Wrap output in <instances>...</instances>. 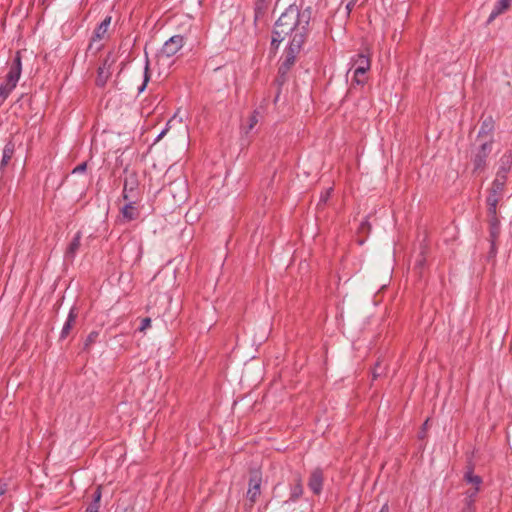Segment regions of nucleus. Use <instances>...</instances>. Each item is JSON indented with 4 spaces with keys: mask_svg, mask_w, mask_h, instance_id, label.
Segmentation results:
<instances>
[{
    "mask_svg": "<svg viewBox=\"0 0 512 512\" xmlns=\"http://www.w3.org/2000/svg\"><path fill=\"white\" fill-rule=\"evenodd\" d=\"M311 16L312 10L310 7L299 9L296 5H290L276 21L271 45L277 48L287 36L291 37L286 57L279 68V73L285 74L294 64L296 55L300 52L308 34Z\"/></svg>",
    "mask_w": 512,
    "mask_h": 512,
    "instance_id": "nucleus-1",
    "label": "nucleus"
},
{
    "mask_svg": "<svg viewBox=\"0 0 512 512\" xmlns=\"http://www.w3.org/2000/svg\"><path fill=\"white\" fill-rule=\"evenodd\" d=\"M22 70L21 53L18 51L10 66V70L6 77V82L0 86V96L7 98L10 92L16 87Z\"/></svg>",
    "mask_w": 512,
    "mask_h": 512,
    "instance_id": "nucleus-2",
    "label": "nucleus"
},
{
    "mask_svg": "<svg viewBox=\"0 0 512 512\" xmlns=\"http://www.w3.org/2000/svg\"><path fill=\"white\" fill-rule=\"evenodd\" d=\"M111 21L112 17L106 16L103 19V21L96 27V29L93 32V36L90 40V43L88 45V51H91L93 54H96L102 49L103 44L101 43V41L108 37V30Z\"/></svg>",
    "mask_w": 512,
    "mask_h": 512,
    "instance_id": "nucleus-3",
    "label": "nucleus"
},
{
    "mask_svg": "<svg viewBox=\"0 0 512 512\" xmlns=\"http://www.w3.org/2000/svg\"><path fill=\"white\" fill-rule=\"evenodd\" d=\"M139 183L136 174L131 173L124 179L122 197L125 201L138 202Z\"/></svg>",
    "mask_w": 512,
    "mask_h": 512,
    "instance_id": "nucleus-4",
    "label": "nucleus"
},
{
    "mask_svg": "<svg viewBox=\"0 0 512 512\" xmlns=\"http://www.w3.org/2000/svg\"><path fill=\"white\" fill-rule=\"evenodd\" d=\"M261 483H262L261 473L259 471L251 472L250 479H249V488L247 491V499L250 502V507H252L256 503L258 497L260 496Z\"/></svg>",
    "mask_w": 512,
    "mask_h": 512,
    "instance_id": "nucleus-5",
    "label": "nucleus"
},
{
    "mask_svg": "<svg viewBox=\"0 0 512 512\" xmlns=\"http://www.w3.org/2000/svg\"><path fill=\"white\" fill-rule=\"evenodd\" d=\"M184 43L185 40L182 35H174L164 43L160 55L170 58L183 47Z\"/></svg>",
    "mask_w": 512,
    "mask_h": 512,
    "instance_id": "nucleus-6",
    "label": "nucleus"
},
{
    "mask_svg": "<svg viewBox=\"0 0 512 512\" xmlns=\"http://www.w3.org/2000/svg\"><path fill=\"white\" fill-rule=\"evenodd\" d=\"M492 150V142L486 141L481 143L480 148L478 149V152L475 154L473 163H474V170H480L483 169L486 163V158L490 154Z\"/></svg>",
    "mask_w": 512,
    "mask_h": 512,
    "instance_id": "nucleus-7",
    "label": "nucleus"
},
{
    "mask_svg": "<svg viewBox=\"0 0 512 512\" xmlns=\"http://www.w3.org/2000/svg\"><path fill=\"white\" fill-rule=\"evenodd\" d=\"M504 194L503 189H497L493 184L489 189V194L486 199L487 203V212L488 215H493L496 213L497 205L499 201L502 199Z\"/></svg>",
    "mask_w": 512,
    "mask_h": 512,
    "instance_id": "nucleus-8",
    "label": "nucleus"
},
{
    "mask_svg": "<svg viewBox=\"0 0 512 512\" xmlns=\"http://www.w3.org/2000/svg\"><path fill=\"white\" fill-rule=\"evenodd\" d=\"M308 487L316 495L321 493L322 487H323V472H322V470L316 468L311 472L309 481H308Z\"/></svg>",
    "mask_w": 512,
    "mask_h": 512,
    "instance_id": "nucleus-9",
    "label": "nucleus"
},
{
    "mask_svg": "<svg viewBox=\"0 0 512 512\" xmlns=\"http://www.w3.org/2000/svg\"><path fill=\"white\" fill-rule=\"evenodd\" d=\"M371 66V61L368 55L360 53L352 58V68H356L359 73H366Z\"/></svg>",
    "mask_w": 512,
    "mask_h": 512,
    "instance_id": "nucleus-10",
    "label": "nucleus"
},
{
    "mask_svg": "<svg viewBox=\"0 0 512 512\" xmlns=\"http://www.w3.org/2000/svg\"><path fill=\"white\" fill-rule=\"evenodd\" d=\"M464 478L468 483L474 486L473 488L466 491V496L476 499V496L479 492V487L482 483L481 477L474 475L472 471H468L465 473Z\"/></svg>",
    "mask_w": 512,
    "mask_h": 512,
    "instance_id": "nucleus-11",
    "label": "nucleus"
},
{
    "mask_svg": "<svg viewBox=\"0 0 512 512\" xmlns=\"http://www.w3.org/2000/svg\"><path fill=\"white\" fill-rule=\"evenodd\" d=\"M77 316L78 312L76 308L72 307L61 330L60 339H65L70 334L73 326L75 325Z\"/></svg>",
    "mask_w": 512,
    "mask_h": 512,
    "instance_id": "nucleus-12",
    "label": "nucleus"
},
{
    "mask_svg": "<svg viewBox=\"0 0 512 512\" xmlns=\"http://www.w3.org/2000/svg\"><path fill=\"white\" fill-rule=\"evenodd\" d=\"M511 3H512V0H498L496 2V4L494 5V8H493L491 14L488 17L487 23L488 24L491 23L492 21H494L496 19V17H498L499 15H501L502 13L507 11L509 9V7L511 6Z\"/></svg>",
    "mask_w": 512,
    "mask_h": 512,
    "instance_id": "nucleus-13",
    "label": "nucleus"
},
{
    "mask_svg": "<svg viewBox=\"0 0 512 512\" xmlns=\"http://www.w3.org/2000/svg\"><path fill=\"white\" fill-rule=\"evenodd\" d=\"M137 202L126 201V204L121 209L122 217L125 221H132L138 218L139 211L135 207Z\"/></svg>",
    "mask_w": 512,
    "mask_h": 512,
    "instance_id": "nucleus-14",
    "label": "nucleus"
},
{
    "mask_svg": "<svg viewBox=\"0 0 512 512\" xmlns=\"http://www.w3.org/2000/svg\"><path fill=\"white\" fill-rule=\"evenodd\" d=\"M110 75V64H108V59H105L103 65L98 68L96 84L98 86H104Z\"/></svg>",
    "mask_w": 512,
    "mask_h": 512,
    "instance_id": "nucleus-15",
    "label": "nucleus"
},
{
    "mask_svg": "<svg viewBox=\"0 0 512 512\" xmlns=\"http://www.w3.org/2000/svg\"><path fill=\"white\" fill-rule=\"evenodd\" d=\"M303 494V485L302 480L299 475L295 476L294 484L290 487V498L289 500L292 502L297 501Z\"/></svg>",
    "mask_w": 512,
    "mask_h": 512,
    "instance_id": "nucleus-16",
    "label": "nucleus"
},
{
    "mask_svg": "<svg viewBox=\"0 0 512 512\" xmlns=\"http://www.w3.org/2000/svg\"><path fill=\"white\" fill-rule=\"evenodd\" d=\"M81 244V232H77L66 250V257L73 259Z\"/></svg>",
    "mask_w": 512,
    "mask_h": 512,
    "instance_id": "nucleus-17",
    "label": "nucleus"
},
{
    "mask_svg": "<svg viewBox=\"0 0 512 512\" xmlns=\"http://www.w3.org/2000/svg\"><path fill=\"white\" fill-rule=\"evenodd\" d=\"M14 151H15L14 143L12 141H9L8 143H6V145L3 149V155H2V160L0 163V169H3L9 163V161L13 157Z\"/></svg>",
    "mask_w": 512,
    "mask_h": 512,
    "instance_id": "nucleus-18",
    "label": "nucleus"
},
{
    "mask_svg": "<svg viewBox=\"0 0 512 512\" xmlns=\"http://www.w3.org/2000/svg\"><path fill=\"white\" fill-rule=\"evenodd\" d=\"M512 166V155L504 154L500 159V167L497 172L507 174L509 173Z\"/></svg>",
    "mask_w": 512,
    "mask_h": 512,
    "instance_id": "nucleus-19",
    "label": "nucleus"
},
{
    "mask_svg": "<svg viewBox=\"0 0 512 512\" xmlns=\"http://www.w3.org/2000/svg\"><path fill=\"white\" fill-rule=\"evenodd\" d=\"M270 3V0H255V16L258 18L263 15Z\"/></svg>",
    "mask_w": 512,
    "mask_h": 512,
    "instance_id": "nucleus-20",
    "label": "nucleus"
},
{
    "mask_svg": "<svg viewBox=\"0 0 512 512\" xmlns=\"http://www.w3.org/2000/svg\"><path fill=\"white\" fill-rule=\"evenodd\" d=\"M507 178H508L507 174H503V173L497 172L496 177H495V179H494L492 184L497 189H503L504 190Z\"/></svg>",
    "mask_w": 512,
    "mask_h": 512,
    "instance_id": "nucleus-21",
    "label": "nucleus"
},
{
    "mask_svg": "<svg viewBox=\"0 0 512 512\" xmlns=\"http://www.w3.org/2000/svg\"><path fill=\"white\" fill-rule=\"evenodd\" d=\"M488 216H489V222H490V226H491V236L496 237L497 234L499 233V220L497 218V212L493 215H488Z\"/></svg>",
    "mask_w": 512,
    "mask_h": 512,
    "instance_id": "nucleus-22",
    "label": "nucleus"
},
{
    "mask_svg": "<svg viewBox=\"0 0 512 512\" xmlns=\"http://www.w3.org/2000/svg\"><path fill=\"white\" fill-rule=\"evenodd\" d=\"M99 336V332L97 331H92L89 333V335L87 336L85 342H84V350H89L90 347L97 341V338Z\"/></svg>",
    "mask_w": 512,
    "mask_h": 512,
    "instance_id": "nucleus-23",
    "label": "nucleus"
},
{
    "mask_svg": "<svg viewBox=\"0 0 512 512\" xmlns=\"http://www.w3.org/2000/svg\"><path fill=\"white\" fill-rule=\"evenodd\" d=\"M365 74L366 73H359L358 74V71L355 68L354 72H353L352 82L357 84V85H363L366 82Z\"/></svg>",
    "mask_w": 512,
    "mask_h": 512,
    "instance_id": "nucleus-24",
    "label": "nucleus"
},
{
    "mask_svg": "<svg viewBox=\"0 0 512 512\" xmlns=\"http://www.w3.org/2000/svg\"><path fill=\"white\" fill-rule=\"evenodd\" d=\"M492 128H493L492 121L485 120L481 125L478 136L480 137L482 134H486V133L490 132L492 130Z\"/></svg>",
    "mask_w": 512,
    "mask_h": 512,
    "instance_id": "nucleus-25",
    "label": "nucleus"
},
{
    "mask_svg": "<svg viewBox=\"0 0 512 512\" xmlns=\"http://www.w3.org/2000/svg\"><path fill=\"white\" fill-rule=\"evenodd\" d=\"M258 123V113L254 111L249 117L248 130H252L254 126Z\"/></svg>",
    "mask_w": 512,
    "mask_h": 512,
    "instance_id": "nucleus-26",
    "label": "nucleus"
},
{
    "mask_svg": "<svg viewBox=\"0 0 512 512\" xmlns=\"http://www.w3.org/2000/svg\"><path fill=\"white\" fill-rule=\"evenodd\" d=\"M148 81H149V64H148V61H146L145 72H144V81H143V84L141 85V87H139V92H142L145 89Z\"/></svg>",
    "mask_w": 512,
    "mask_h": 512,
    "instance_id": "nucleus-27",
    "label": "nucleus"
},
{
    "mask_svg": "<svg viewBox=\"0 0 512 512\" xmlns=\"http://www.w3.org/2000/svg\"><path fill=\"white\" fill-rule=\"evenodd\" d=\"M151 326V319L146 317L141 320V325L139 327V331L144 332Z\"/></svg>",
    "mask_w": 512,
    "mask_h": 512,
    "instance_id": "nucleus-28",
    "label": "nucleus"
},
{
    "mask_svg": "<svg viewBox=\"0 0 512 512\" xmlns=\"http://www.w3.org/2000/svg\"><path fill=\"white\" fill-rule=\"evenodd\" d=\"M87 168V163L86 162H83L81 164H79L78 166H76L74 169H73V173H82L86 170Z\"/></svg>",
    "mask_w": 512,
    "mask_h": 512,
    "instance_id": "nucleus-29",
    "label": "nucleus"
},
{
    "mask_svg": "<svg viewBox=\"0 0 512 512\" xmlns=\"http://www.w3.org/2000/svg\"><path fill=\"white\" fill-rule=\"evenodd\" d=\"M93 498H94V500L92 503H97L99 505V502L101 499V488L100 487H97V489L95 490Z\"/></svg>",
    "mask_w": 512,
    "mask_h": 512,
    "instance_id": "nucleus-30",
    "label": "nucleus"
},
{
    "mask_svg": "<svg viewBox=\"0 0 512 512\" xmlns=\"http://www.w3.org/2000/svg\"><path fill=\"white\" fill-rule=\"evenodd\" d=\"M98 511H99V505L97 503H91L86 509V512H98Z\"/></svg>",
    "mask_w": 512,
    "mask_h": 512,
    "instance_id": "nucleus-31",
    "label": "nucleus"
},
{
    "mask_svg": "<svg viewBox=\"0 0 512 512\" xmlns=\"http://www.w3.org/2000/svg\"><path fill=\"white\" fill-rule=\"evenodd\" d=\"M8 490L7 483L0 481V496L4 495Z\"/></svg>",
    "mask_w": 512,
    "mask_h": 512,
    "instance_id": "nucleus-32",
    "label": "nucleus"
},
{
    "mask_svg": "<svg viewBox=\"0 0 512 512\" xmlns=\"http://www.w3.org/2000/svg\"><path fill=\"white\" fill-rule=\"evenodd\" d=\"M380 369V363H377L374 370H373V378L376 379L381 375Z\"/></svg>",
    "mask_w": 512,
    "mask_h": 512,
    "instance_id": "nucleus-33",
    "label": "nucleus"
},
{
    "mask_svg": "<svg viewBox=\"0 0 512 512\" xmlns=\"http://www.w3.org/2000/svg\"><path fill=\"white\" fill-rule=\"evenodd\" d=\"M475 500H476L475 498H470V497L466 496L465 500H464V505L474 506Z\"/></svg>",
    "mask_w": 512,
    "mask_h": 512,
    "instance_id": "nucleus-34",
    "label": "nucleus"
},
{
    "mask_svg": "<svg viewBox=\"0 0 512 512\" xmlns=\"http://www.w3.org/2000/svg\"><path fill=\"white\" fill-rule=\"evenodd\" d=\"M331 189L327 190L324 195L321 196L320 202L325 203L330 195Z\"/></svg>",
    "mask_w": 512,
    "mask_h": 512,
    "instance_id": "nucleus-35",
    "label": "nucleus"
},
{
    "mask_svg": "<svg viewBox=\"0 0 512 512\" xmlns=\"http://www.w3.org/2000/svg\"><path fill=\"white\" fill-rule=\"evenodd\" d=\"M462 512H475V506L464 505Z\"/></svg>",
    "mask_w": 512,
    "mask_h": 512,
    "instance_id": "nucleus-36",
    "label": "nucleus"
},
{
    "mask_svg": "<svg viewBox=\"0 0 512 512\" xmlns=\"http://www.w3.org/2000/svg\"><path fill=\"white\" fill-rule=\"evenodd\" d=\"M379 512H389V506L387 503H385L381 509L379 510Z\"/></svg>",
    "mask_w": 512,
    "mask_h": 512,
    "instance_id": "nucleus-37",
    "label": "nucleus"
},
{
    "mask_svg": "<svg viewBox=\"0 0 512 512\" xmlns=\"http://www.w3.org/2000/svg\"><path fill=\"white\" fill-rule=\"evenodd\" d=\"M167 130H168L167 128H166V129H164V130H163V131L158 135V137L156 138V141H159V140H160V139H161V138L166 134Z\"/></svg>",
    "mask_w": 512,
    "mask_h": 512,
    "instance_id": "nucleus-38",
    "label": "nucleus"
},
{
    "mask_svg": "<svg viewBox=\"0 0 512 512\" xmlns=\"http://www.w3.org/2000/svg\"><path fill=\"white\" fill-rule=\"evenodd\" d=\"M427 424H428V420L425 421V423L423 424V427L426 428Z\"/></svg>",
    "mask_w": 512,
    "mask_h": 512,
    "instance_id": "nucleus-39",
    "label": "nucleus"
}]
</instances>
